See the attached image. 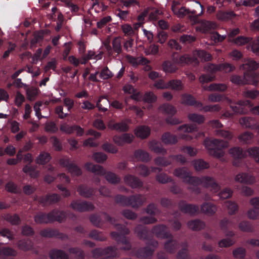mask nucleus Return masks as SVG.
Listing matches in <instances>:
<instances>
[{"instance_id": "nucleus-1", "label": "nucleus", "mask_w": 259, "mask_h": 259, "mask_svg": "<svg viewBox=\"0 0 259 259\" xmlns=\"http://www.w3.org/2000/svg\"><path fill=\"white\" fill-rule=\"evenodd\" d=\"M174 175L183 179L184 183L190 184L188 189L195 194L201 193L199 186L201 185L204 187L210 188L213 193L218 192L221 187L213 178L208 176H203L201 178L191 176L188 169L186 167H179L174 171Z\"/></svg>"}, {"instance_id": "nucleus-2", "label": "nucleus", "mask_w": 259, "mask_h": 259, "mask_svg": "<svg viewBox=\"0 0 259 259\" xmlns=\"http://www.w3.org/2000/svg\"><path fill=\"white\" fill-rule=\"evenodd\" d=\"M67 216L66 211L54 209L48 213L43 212L37 213L34 217V221L38 224L51 223L55 222L61 223L66 220Z\"/></svg>"}, {"instance_id": "nucleus-3", "label": "nucleus", "mask_w": 259, "mask_h": 259, "mask_svg": "<svg viewBox=\"0 0 259 259\" xmlns=\"http://www.w3.org/2000/svg\"><path fill=\"white\" fill-rule=\"evenodd\" d=\"M205 147L207 149L210 155L214 157L220 158L224 156L223 149L227 147L228 143L218 139H206L204 142Z\"/></svg>"}, {"instance_id": "nucleus-4", "label": "nucleus", "mask_w": 259, "mask_h": 259, "mask_svg": "<svg viewBox=\"0 0 259 259\" xmlns=\"http://www.w3.org/2000/svg\"><path fill=\"white\" fill-rule=\"evenodd\" d=\"M85 168L87 170L92 171L95 175L101 176H105L106 180L112 184H117L120 182V178L115 173L111 171L106 172L103 166L101 165L87 162L85 164Z\"/></svg>"}, {"instance_id": "nucleus-5", "label": "nucleus", "mask_w": 259, "mask_h": 259, "mask_svg": "<svg viewBox=\"0 0 259 259\" xmlns=\"http://www.w3.org/2000/svg\"><path fill=\"white\" fill-rule=\"evenodd\" d=\"M182 103L188 106H194L198 108L200 111L204 112L218 111L220 110V106L218 105L203 106V104L196 100L191 95L184 94L181 97Z\"/></svg>"}, {"instance_id": "nucleus-6", "label": "nucleus", "mask_w": 259, "mask_h": 259, "mask_svg": "<svg viewBox=\"0 0 259 259\" xmlns=\"http://www.w3.org/2000/svg\"><path fill=\"white\" fill-rule=\"evenodd\" d=\"M230 80L238 85L250 84L256 86L259 82V76L253 72H244L243 76H232Z\"/></svg>"}, {"instance_id": "nucleus-7", "label": "nucleus", "mask_w": 259, "mask_h": 259, "mask_svg": "<svg viewBox=\"0 0 259 259\" xmlns=\"http://www.w3.org/2000/svg\"><path fill=\"white\" fill-rule=\"evenodd\" d=\"M159 110L162 113L169 115L165 119L167 123L171 125H176L181 123L179 119L172 117L177 112V110L174 106L168 103H164L159 106Z\"/></svg>"}, {"instance_id": "nucleus-8", "label": "nucleus", "mask_w": 259, "mask_h": 259, "mask_svg": "<svg viewBox=\"0 0 259 259\" xmlns=\"http://www.w3.org/2000/svg\"><path fill=\"white\" fill-rule=\"evenodd\" d=\"M171 160H175L182 165L186 162L185 157L181 154L171 155L169 156L168 158L163 157H158L155 158L154 162L157 165L166 166L171 164Z\"/></svg>"}, {"instance_id": "nucleus-9", "label": "nucleus", "mask_w": 259, "mask_h": 259, "mask_svg": "<svg viewBox=\"0 0 259 259\" xmlns=\"http://www.w3.org/2000/svg\"><path fill=\"white\" fill-rule=\"evenodd\" d=\"M90 221L94 225L97 226L96 227H99L98 225L105 223L113 224L115 222L114 218L110 216L106 212L92 214L90 217Z\"/></svg>"}, {"instance_id": "nucleus-10", "label": "nucleus", "mask_w": 259, "mask_h": 259, "mask_svg": "<svg viewBox=\"0 0 259 259\" xmlns=\"http://www.w3.org/2000/svg\"><path fill=\"white\" fill-rule=\"evenodd\" d=\"M70 207L80 212L92 211L95 208L94 205L91 202L79 200H73L70 204Z\"/></svg>"}, {"instance_id": "nucleus-11", "label": "nucleus", "mask_w": 259, "mask_h": 259, "mask_svg": "<svg viewBox=\"0 0 259 259\" xmlns=\"http://www.w3.org/2000/svg\"><path fill=\"white\" fill-rule=\"evenodd\" d=\"M232 42L237 45L243 46L248 42L251 44V50L253 53L259 55V38L256 40H252L248 37L239 36L231 40Z\"/></svg>"}, {"instance_id": "nucleus-12", "label": "nucleus", "mask_w": 259, "mask_h": 259, "mask_svg": "<svg viewBox=\"0 0 259 259\" xmlns=\"http://www.w3.org/2000/svg\"><path fill=\"white\" fill-rule=\"evenodd\" d=\"M229 153L234 157L233 165L235 166H242L244 164V157L246 153L243 149L239 147H234L229 150Z\"/></svg>"}, {"instance_id": "nucleus-13", "label": "nucleus", "mask_w": 259, "mask_h": 259, "mask_svg": "<svg viewBox=\"0 0 259 259\" xmlns=\"http://www.w3.org/2000/svg\"><path fill=\"white\" fill-rule=\"evenodd\" d=\"M178 208L182 212L191 215H196L199 211V206L197 204L188 203L185 200H181L179 201Z\"/></svg>"}, {"instance_id": "nucleus-14", "label": "nucleus", "mask_w": 259, "mask_h": 259, "mask_svg": "<svg viewBox=\"0 0 259 259\" xmlns=\"http://www.w3.org/2000/svg\"><path fill=\"white\" fill-rule=\"evenodd\" d=\"M205 69L210 74H202L199 77V81L202 83L213 81L215 78L214 73L219 71L218 65L213 64H208L205 67Z\"/></svg>"}, {"instance_id": "nucleus-15", "label": "nucleus", "mask_w": 259, "mask_h": 259, "mask_svg": "<svg viewBox=\"0 0 259 259\" xmlns=\"http://www.w3.org/2000/svg\"><path fill=\"white\" fill-rule=\"evenodd\" d=\"M112 47L109 43L105 45L106 51L109 56H113L114 53H116V55L121 53L122 47L120 37H116L114 38L112 41Z\"/></svg>"}, {"instance_id": "nucleus-16", "label": "nucleus", "mask_w": 259, "mask_h": 259, "mask_svg": "<svg viewBox=\"0 0 259 259\" xmlns=\"http://www.w3.org/2000/svg\"><path fill=\"white\" fill-rule=\"evenodd\" d=\"M123 180L125 184L132 189H140L143 187V181L133 175H126L124 177Z\"/></svg>"}, {"instance_id": "nucleus-17", "label": "nucleus", "mask_w": 259, "mask_h": 259, "mask_svg": "<svg viewBox=\"0 0 259 259\" xmlns=\"http://www.w3.org/2000/svg\"><path fill=\"white\" fill-rule=\"evenodd\" d=\"M60 200V196L57 194H47L40 196L38 198V202L42 206L53 204L58 202Z\"/></svg>"}, {"instance_id": "nucleus-18", "label": "nucleus", "mask_w": 259, "mask_h": 259, "mask_svg": "<svg viewBox=\"0 0 259 259\" xmlns=\"http://www.w3.org/2000/svg\"><path fill=\"white\" fill-rule=\"evenodd\" d=\"M146 200L145 196L137 194L128 196L129 205L133 208H138L142 206Z\"/></svg>"}, {"instance_id": "nucleus-19", "label": "nucleus", "mask_w": 259, "mask_h": 259, "mask_svg": "<svg viewBox=\"0 0 259 259\" xmlns=\"http://www.w3.org/2000/svg\"><path fill=\"white\" fill-rule=\"evenodd\" d=\"M133 135L124 133L121 135H115L113 138V142L118 146L123 145L125 143H131L133 140Z\"/></svg>"}, {"instance_id": "nucleus-20", "label": "nucleus", "mask_w": 259, "mask_h": 259, "mask_svg": "<svg viewBox=\"0 0 259 259\" xmlns=\"http://www.w3.org/2000/svg\"><path fill=\"white\" fill-rule=\"evenodd\" d=\"M77 191L81 196L87 198L94 195L95 192V189L83 184L79 185L77 188Z\"/></svg>"}, {"instance_id": "nucleus-21", "label": "nucleus", "mask_w": 259, "mask_h": 259, "mask_svg": "<svg viewBox=\"0 0 259 259\" xmlns=\"http://www.w3.org/2000/svg\"><path fill=\"white\" fill-rule=\"evenodd\" d=\"M136 169L139 175L143 177L148 176L150 174V171L155 172L157 170H158L159 172L162 170L161 168L156 167H151L150 170L146 165L143 164H140L139 166H137Z\"/></svg>"}, {"instance_id": "nucleus-22", "label": "nucleus", "mask_w": 259, "mask_h": 259, "mask_svg": "<svg viewBox=\"0 0 259 259\" xmlns=\"http://www.w3.org/2000/svg\"><path fill=\"white\" fill-rule=\"evenodd\" d=\"M217 210V206L211 202H204L201 205V212L208 215L214 214Z\"/></svg>"}, {"instance_id": "nucleus-23", "label": "nucleus", "mask_w": 259, "mask_h": 259, "mask_svg": "<svg viewBox=\"0 0 259 259\" xmlns=\"http://www.w3.org/2000/svg\"><path fill=\"white\" fill-rule=\"evenodd\" d=\"M235 180L236 182L247 184H252L254 181V178L253 177L245 172L237 174Z\"/></svg>"}, {"instance_id": "nucleus-24", "label": "nucleus", "mask_w": 259, "mask_h": 259, "mask_svg": "<svg viewBox=\"0 0 259 259\" xmlns=\"http://www.w3.org/2000/svg\"><path fill=\"white\" fill-rule=\"evenodd\" d=\"M240 124L246 128L254 129L257 128L256 121L253 117L245 116L240 119Z\"/></svg>"}, {"instance_id": "nucleus-25", "label": "nucleus", "mask_w": 259, "mask_h": 259, "mask_svg": "<svg viewBox=\"0 0 259 259\" xmlns=\"http://www.w3.org/2000/svg\"><path fill=\"white\" fill-rule=\"evenodd\" d=\"M149 127L145 125L139 126L135 131V134L138 137L144 139L147 138L150 134Z\"/></svg>"}, {"instance_id": "nucleus-26", "label": "nucleus", "mask_w": 259, "mask_h": 259, "mask_svg": "<svg viewBox=\"0 0 259 259\" xmlns=\"http://www.w3.org/2000/svg\"><path fill=\"white\" fill-rule=\"evenodd\" d=\"M134 156L138 160L143 162H148L151 159L149 154L147 151L142 149L136 150Z\"/></svg>"}, {"instance_id": "nucleus-27", "label": "nucleus", "mask_w": 259, "mask_h": 259, "mask_svg": "<svg viewBox=\"0 0 259 259\" xmlns=\"http://www.w3.org/2000/svg\"><path fill=\"white\" fill-rule=\"evenodd\" d=\"M259 64L254 60L252 59L248 60L245 63L243 64L242 68L244 70H246V72H255L252 71L256 70L258 68ZM256 75H257L256 73Z\"/></svg>"}, {"instance_id": "nucleus-28", "label": "nucleus", "mask_w": 259, "mask_h": 259, "mask_svg": "<svg viewBox=\"0 0 259 259\" xmlns=\"http://www.w3.org/2000/svg\"><path fill=\"white\" fill-rule=\"evenodd\" d=\"M149 147L151 151L157 154H165L166 153V150L155 140L149 142Z\"/></svg>"}, {"instance_id": "nucleus-29", "label": "nucleus", "mask_w": 259, "mask_h": 259, "mask_svg": "<svg viewBox=\"0 0 259 259\" xmlns=\"http://www.w3.org/2000/svg\"><path fill=\"white\" fill-rule=\"evenodd\" d=\"M161 140L166 144H175L178 142L177 136L169 132L165 133L162 135Z\"/></svg>"}, {"instance_id": "nucleus-30", "label": "nucleus", "mask_w": 259, "mask_h": 259, "mask_svg": "<svg viewBox=\"0 0 259 259\" xmlns=\"http://www.w3.org/2000/svg\"><path fill=\"white\" fill-rule=\"evenodd\" d=\"M51 159V155L46 152H41L36 158V162L38 164H47Z\"/></svg>"}, {"instance_id": "nucleus-31", "label": "nucleus", "mask_w": 259, "mask_h": 259, "mask_svg": "<svg viewBox=\"0 0 259 259\" xmlns=\"http://www.w3.org/2000/svg\"><path fill=\"white\" fill-rule=\"evenodd\" d=\"M4 219L12 225H18L21 222V219L17 214L7 213L4 215Z\"/></svg>"}, {"instance_id": "nucleus-32", "label": "nucleus", "mask_w": 259, "mask_h": 259, "mask_svg": "<svg viewBox=\"0 0 259 259\" xmlns=\"http://www.w3.org/2000/svg\"><path fill=\"white\" fill-rule=\"evenodd\" d=\"M112 237L117 240H119V239H121V243L122 244L121 249L124 250H129L130 249L131 246L129 242L126 241V240L124 239L123 236L116 233L115 232H113L111 234Z\"/></svg>"}, {"instance_id": "nucleus-33", "label": "nucleus", "mask_w": 259, "mask_h": 259, "mask_svg": "<svg viewBox=\"0 0 259 259\" xmlns=\"http://www.w3.org/2000/svg\"><path fill=\"white\" fill-rule=\"evenodd\" d=\"M163 71L166 73H173L176 71L177 68L176 65L170 61H165L162 64Z\"/></svg>"}, {"instance_id": "nucleus-34", "label": "nucleus", "mask_w": 259, "mask_h": 259, "mask_svg": "<svg viewBox=\"0 0 259 259\" xmlns=\"http://www.w3.org/2000/svg\"><path fill=\"white\" fill-rule=\"evenodd\" d=\"M253 135L249 132H245L241 134L238 137V139L240 142L244 144H250L253 141Z\"/></svg>"}, {"instance_id": "nucleus-35", "label": "nucleus", "mask_w": 259, "mask_h": 259, "mask_svg": "<svg viewBox=\"0 0 259 259\" xmlns=\"http://www.w3.org/2000/svg\"><path fill=\"white\" fill-rule=\"evenodd\" d=\"M17 252L11 248H0V258H6L8 256H15Z\"/></svg>"}, {"instance_id": "nucleus-36", "label": "nucleus", "mask_w": 259, "mask_h": 259, "mask_svg": "<svg viewBox=\"0 0 259 259\" xmlns=\"http://www.w3.org/2000/svg\"><path fill=\"white\" fill-rule=\"evenodd\" d=\"M193 165L195 170L197 171L208 168L209 166L208 163L201 159L194 160L193 161Z\"/></svg>"}, {"instance_id": "nucleus-37", "label": "nucleus", "mask_w": 259, "mask_h": 259, "mask_svg": "<svg viewBox=\"0 0 259 259\" xmlns=\"http://www.w3.org/2000/svg\"><path fill=\"white\" fill-rule=\"evenodd\" d=\"M50 256L51 259H68V255L64 252L59 250L51 251Z\"/></svg>"}, {"instance_id": "nucleus-38", "label": "nucleus", "mask_w": 259, "mask_h": 259, "mask_svg": "<svg viewBox=\"0 0 259 259\" xmlns=\"http://www.w3.org/2000/svg\"><path fill=\"white\" fill-rule=\"evenodd\" d=\"M189 119L198 124H200L204 122L205 117L203 115L197 113H190L188 115Z\"/></svg>"}, {"instance_id": "nucleus-39", "label": "nucleus", "mask_w": 259, "mask_h": 259, "mask_svg": "<svg viewBox=\"0 0 259 259\" xmlns=\"http://www.w3.org/2000/svg\"><path fill=\"white\" fill-rule=\"evenodd\" d=\"M111 128L112 130L123 132L128 131L129 128L127 123L123 121L113 124L111 126Z\"/></svg>"}, {"instance_id": "nucleus-40", "label": "nucleus", "mask_w": 259, "mask_h": 259, "mask_svg": "<svg viewBox=\"0 0 259 259\" xmlns=\"http://www.w3.org/2000/svg\"><path fill=\"white\" fill-rule=\"evenodd\" d=\"M179 91L182 89V81L178 79H172L167 82V89Z\"/></svg>"}, {"instance_id": "nucleus-41", "label": "nucleus", "mask_w": 259, "mask_h": 259, "mask_svg": "<svg viewBox=\"0 0 259 259\" xmlns=\"http://www.w3.org/2000/svg\"><path fill=\"white\" fill-rule=\"evenodd\" d=\"M209 90L211 91L225 92L228 89V86L225 83H211L208 87Z\"/></svg>"}, {"instance_id": "nucleus-42", "label": "nucleus", "mask_w": 259, "mask_h": 259, "mask_svg": "<svg viewBox=\"0 0 259 259\" xmlns=\"http://www.w3.org/2000/svg\"><path fill=\"white\" fill-rule=\"evenodd\" d=\"M115 202L122 206H128V197L121 194H117L114 197Z\"/></svg>"}, {"instance_id": "nucleus-43", "label": "nucleus", "mask_w": 259, "mask_h": 259, "mask_svg": "<svg viewBox=\"0 0 259 259\" xmlns=\"http://www.w3.org/2000/svg\"><path fill=\"white\" fill-rule=\"evenodd\" d=\"M156 180L161 184H166L168 182H172L173 180L168 177L166 174L159 173L156 176Z\"/></svg>"}, {"instance_id": "nucleus-44", "label": "nucleus", "mask_w": 259, "mask_h": 259, "mask_svg": "<svg viewBox=\"0 0 259 259\" xmlns=\"http://www.w3.org/2000/svg\"><path fill=\"white\" fill-rule=\"evenodd\" d=\"M198 127L196 124H184L179 127V130L186 133H191L193 131H197Z\"/></svg>"}, {"instance_id": "nucleus-45", "label": "nucleus", "mask_w": 259, "mask_h": 259, "mask_svg": "<svg viewBox=\"0 0 259 259\" xmlns=\"http://www.w3.org/2000/svg\"><path fill=\"white\" fill-rule=\"evenodd\" d=\"M5 189L8 192L13 194H19L20 193V191L18 189L17 185L11 181L8 182L6 184Z\"/></svg>"}, {"instance_id": "nucleus-46", "label": "nucleus", "mask_w": 259, "mask_h": 259, "mask_svg": "<svg viewBox=\"0 0 259 259\" xmlns=\"http://www.w3.org/2000/svg\"><path fill=\"white\" fill-rule=\"evenodd\" d=\"M218 67L219 71H223L225 73L232 72L235 69V67L228 63L220 64Z\"/></svg>"}, {"instance_id": "nucleus-47", "label": "nucleus", "mask_w": 259, "mask_h": 259, "mask_svg": "<svg viewBox=\"0 0 259 259\" xmlns=\"http://www.w3.org/2000/svg\"><path fill=\"white\" fill-rule=\"evenodd\" d=\"M102 148L103 150L108 153L114 154L118 152V149L113 144L108 142L103 144Z\"/></svg>"}, {"instance_id": "nucleus-48", "label": "nucleus", "mask_w": 259, "mask_h": 259, "mask_svg": "<svg viewBox=\"0 0 259 259\" xmlns=\"http://www.w3.org/2000/svg\"><path fill=\"white\" fill-rule=\"evenodd\" d=\"M143 100L148 103H153L157 100L156 96L151 92H146L142 98Z\"/></svg>"}, {"instance_id": "nucleus-49", "label": "nucleus", "mask_w": 259, "mask_h": 259, "mask_svg": "<svg viewBox=\"0 0 259 259\" xmlns=\"http://www.w3.org/2000/svg\"><path fill=\"white\" fill-rule=\"evenodd\" d=\"M113 76V73L107 66L101 70L99 74L100 78L104 80L108 79L111 78Z\"/></svg>"}, {"instance_id": "nucleus-50", "label": "nucleus", "mask_w": 259, "mask_h": 259, "mask_svg": "<svg viewBox=\"0 0 259 259\" xmlns=\"http://www.w3.org/2000/svg\"><path fill=\"white\" fill-rule=\"evenodd\" d=\"M153 250L154 249H148L147 248L142 249L137 254V256L141 258H149L152 255Z\"/></svg>"}, {"instance_id": "nucleus-51", "label": "nucleus", "mask_w": 259, "mask_h": 259, "mask_svg": "<svg viewBox=\"0 0 259 259\" xmlns=\"http://www.w3.org/2000/svg\"><path fill=\"white\" fill-rule=\"evenodd\" d=\"M247 153L248 154L253 157L254 160L259 162V148L257 147H254L250 148L247 150Z\"/></svg>"}, {"instance_id": "nucleus-52", "label": "nucleus", "mask_w": 259, "mask_h": 259, "mask_svg": "<svg viewBox=\"0 0 259 259\" xmlns=\"http://www.w3.org/2000/svg\"><path fill=\"white\" fill-rule=\"evenodd\" d=\"M68 170L74 176H79L82 174L81 169L79 166L72 163Z\"/></svg>"}, {"instance_id": "nucleus-53", "label": "nucleus", "mask_w": 259, "mask_h": 259, "mask_svg": "<svg viewBox=\"0 0 259 259\" xmlns=\"http://www.w3.org/2000/svg\"><path fill=\"white\" fill-rule=\"evenodd\" d=\"M94 159L98 163H102L107 158L106 154L103 152H96L93 155Z\"/></svg>"}, {"instance_id": "nucleus-54", "label": "nucleus", "mask_w": 259, "mask_h": 259, "mask_svg": "<svg viewBox=\"0 0 259 259\" xmlns=\"http://www.w3.org/2000/svg\"><path fill=\"white\" fill-rule=\"evenodd\" d=\"M197 55L198 57L204 61H208L211 60V55L204 50H199L197 51Z\"/></svg>"}, {"instance_id": "nucleus-55", "label": "nucleus", "mask_w": 259, "mask_h": 259, "mask_svg": "<svg viewBox=\"0 0 259 259\" xmlns=\"http://www.w3.org/2000/svg\"><path fill=\"white\" fill-rule=\"evenodd\" d=\"M215 134L217 136L223 137L227 140H230L232 137L230 132L223 130H216L215 131Z\"/></svg>"}, {"instance_id": "nucleus-56", "label": "nucleus", "mask_w": 259, "mask_h": 259, "mask_svg": "<svg viewBox=\"0 0 259 259\" xmlns=\"http://www.w3.org/2000/svg\"><path fill=\"white\" fill-rule=\"evenodd\" d=\"M159 52V46L155 44L150 45L149 48L146 50L145 53L147 55H157Z\"/></svg>"}, {"instance_id": "nucleus-57", "label": "nucleus", "mask_w": 259, "mask_h": 259, "mask_svg": "<svg viewBox=\"0 0 259 259\" xmlns=\"http://www.w3.org/2000/svg\"><path fill=\"white\" fill-rule=\"evenodd\" d=\"M18 247L24 251L30 249L32 247V243L30 241H20L18 243Z\"/></svg>"}, {"instance_id": "nucleus-58", "label": "nucleus", "mask_w": 259, "mask_h": 259, "mask_svg": "<svg viewBox=\"0 0 259 259\" xmlns=\"http://www.w3.org/2000/svg\"><path fill=\"white\" fill-rule=\"evenodd\" d=\"M224 98V95L216 93L211 94L208 96V100L212 102H220Z\"/></svg>"}, {"instance_id": "nucleus-59", "label": "nucleus", "mask_w": 259, "mask_h": 259, "mask_svg": "<svg viewBox=\"0 0 259 259\" xmlns=\"http://www.w3.org/2000/svg\"><path fill=\"white\" fill-rule=\"evenodd\" d=\"M235 243V240L231 239H224L220 240L218 245L220 247H228L232 245Z\"/></svg>"}, {"instance_id": "nucleus-60", "label": "nucleus", "mask_w": 259, "mask_h": 259, "mask_svg": "<svg viewBox=\"0 0 259 259\" xmlns=\"http://www.w3.org/2000/svg\"><path fill=\"white\" fill-rule=\"evenodd\" d=\"M226 38V35H221L218 32H215L211 35V38L215 43L221 42Z\"/></svg>"}, {"instance_id": "nucleus-61", "label": "nucleus", "mask_w": 259, "mask_h": 259, "mask_svg": "<svg viewBox=\"0 0 259 259\" xmlns=\"http://www.w3.org/2000/svg\"><path fill=\"white\" fill-rule=\"evenodd\" d=\"M74 128V125L70 126L67 124L66 123H64L61 124L60 127V130L64 132L66 134H71L73 133V128Z\"/></svg>"}, {"instance_id": "nucleus-62", "label": "nucleus", "mask_w": 259, "mask_h": 259, "mask_svg": "<svg viewBox=\"0 0 259 259\" xmlns=\"http://www.w3.org/2000/svg\"><path fill=\"white\" fill-rule=\"evenodd\" d=\"M226 206L228 208L229 213L230 214H233L235 213L238 209V205L236 203L233 202L227 201Z\"/></svg>"}, {"instance_id": "nucleus-63", "label": "nucleus", "mask_w": 259, "mask_h": 259, "mask_svg": "<svg viewBox=\"0 0 259 259\" xmlns=\"http://www.w3.org/2000/svg\"><path fill=\"white\" fill-rule=\"evenodd\" d=\"M111 20V17L109 16L103 17L97 22V27L99 29L103 28L107 24V23L110 22Z\"/></svg>"}, {"instance_id": "nucleus-64", "label": "nucleus", "mask_w": 259, "mask_h": 259, "mask_svg": "<svg viewBox=\"0 0 259 259\" xmlns=\"http://www.w3.org/2000/svg\"><path fill=\"white\" fill-rule=\"evenodd\" d=\"M176 243L175 241L169 240L165 243L164 248L167 252H172L176 248Z\"/></svg>"}]
</instances>
